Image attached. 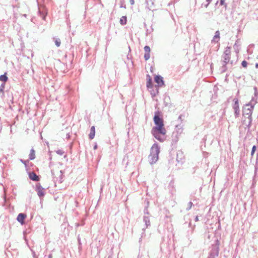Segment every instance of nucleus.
<instances>
[{
    "instance_id": "obj_4",
    "label": "nucleus",
    "mask_w": 258,
    "mask_h": 258,
    "mask_svg": "<svg viewBox=\"0 0 258 258\" xmlns=\"http://www.w3.org/2000/svg\"><path fill=\"white\" fill-rule=\"evenodd\" d=\"M159 153L160 147L158 144H154L151 148L150 154L148 157V160L151 164L155 163L158 160Z\"/></svg>"
},
{
    "instance_id": "obj_8",
    "label": "nucleus",
    "mask_w": 258,
    "mask_h": 258,
    "mask_svg": "<svg viewBox=\"0 0 258 258\" xmlns=\"http://www.w3.org/2000/svg\"><path fill=\"white\" fill-rule=\"evenodd\" d=\"M183 125H181V124H177L175 126V131L173 133V135L174 134H176V137L177 138V140L178 139V137L177 136H179L180 135L182 132H183Z\"/></svg>"
},
{
    "instance_id": "obj_30",
    "label": "nucleus",
    "mask_w": 258,
    "mask_h": 258,
    "mask_svg": "<svg viewBox=\"0 0 258 258\" xmlns=\"http://www.w3.org/2000/svg\"><path fill=\"white\" fill-rule=\"evenodd\" d=\"M255 149H256V147L255 146H253L252 147V150H251V155H253L255 151Z\"/></svg>"
},
{
    "instance_id": "obj_10",
    "label": "nucleus",
    "mask_w": 258,
    "mask_h": 258,
    "mask_svg": "<svg viewBox=\"0 0 258 258\" xmlns=\"http://www.w3.org/2000/svg\"><path fill=\"white\" fill-rule=\"evenodd\" d=\"M26 217V215L24 213H20L17 218V221L22 225L24 224V220Z\"/></svg>"
},
{
    "instance_id": "obj_18",
    "label": "nucleus",
    "mask_w": 258,
    "mask_h": 258,
    "mask_svg": "<svg viewBox=\"0 0 258 258\" xmlns=\"http://www.w3.org/2000/svg\"><path fill=\"white\" fill-rule=\"evenodd\" d=\"M126 21H127L126 17V16H122L120 19L119 22H120L121 25H124L126 24Z\"/></svg>"
},
{
    "instance_id": "obj_20",
    "label": "nucleus",
    "mask_w": 258,
    "mask_h": 258,
    "mask_svg": "<svg viewBox=\"0 0 258 258\" xmlns=\"http://www.w3.org/2000/svg\"><path fill=\"white\" fill-rule=\"evenodd\" d=\"M5 87V83H2L0 86V93H2V97H3L4 95V90Z\"/></svg>"
},
{
    "instance_id": "obj_6",
    "label": "nucleus",
    "mask_w": 258,
    "mask_h": 258,
    "mask_svg": "<svg viewBox=\"0 0 258 258\" xmlns=\"http://www.w3.org/2000/svg\"><path fill=\"white\" fill-rule=\"evenodd\" d=\"M233 101L234 103L232 107L234 110L235 116L237 117L239 116L240 112L238 99L237 98H235Z\"/></svg>"
},
{
    "instance_id": "obj_1",
    "label": "nucleus",
    "mask_w": 258,
    "mask_h": 258,
    "mask_svg": "<svg viewBox=\"0 0 258 258\" xmlns=\"http://www.w3.org/2000/svg\"><path fill=\"white\" fill-rule=\"evenodd\" d=\"M159 114V112H155L154 121L156 126L152 128L151 133L157 140L163 142L166 139V130L164 127L163 120Z\"/></svg>"
},
{
    "instance_id": "obj_12",
    "label": "nucleus",
    "mask_w": 258,
    "mask_h": 258,
    "mask_svg": "<svg viewBox=\"0 0 258 258\" xmlns=\"http://www.w3.org/2000/svg\"><path fill=\"white\" fill-rule=\"evenodd\" d=\"M183 158V155L181 151H178L176 155V161L178 163H182Z\"/></svg>"
},
{
    "instance_id": "obj_27",
    "label": "nucleus",
    "mask_w": 258,
    "mask_h": 258,
    "mask_svg": "<svg viewBox=\"0 0 258 258\" xmlns=\"http://www.w3.org/2000/svg\"><path fill=\"white\" fill-rule=\"evenodd\" d=\"M192 206V203L191 202H189L188 203V207L186 208V210L188 211L189 210Z\"/></svg>"
},
{
    "instance_id": "obj_25",
    "label": "nucleus",
    "mask_w": 258,
    "mask_h": 258,
    "mask_svg": "<svg viewBox=\"0 0 258 258\" xmlns=\"http://www.w3.org/2000/svg\"><path fill=\"white\" fill-rule=\"evenodd\" d=\"M120 7L123 8L124 9L126 8L125 5L124 4V0H121Z\"/></svg>"
},
{
    "instance_id": "obj_37",
    "label": "nucleus",
    "mask_w": 258,
    "mask_h": 258,
    "mask_svg": "<svg viewBox=\"0 0 258 258\" xmlns=\"http://www.w3.org/2000/svg\"><path fill=\"white\" fill-rule=\"evenodd\" d=\"M130 2L131 5H133L135 4V1L134 0H130Z\"/></svg>"
},
{
    "instance_id": "obj_40",
    "label": "nucleus",
    "mask_w": 258,
    "mask_h": 258,
    "mask_svg": "<svg viewBox=\"0 0 258 258\" xmlns=\"http://www.w3.org/2000/svg\"><path fill=\"white\" fill-rule=\"evenodd\" d=\"M48 258H52V254H49L48 255Z\"/></svg>"
},
{
    "instance_id": "obj_28",
    "label": "nucleus",
    "mask_w": 258,
    "mask_h": 258,
    "mask_svg": "<svg viewBox=\"0 0 258 258\" xmlns=\"http://www.w3.org/2000/svg\"><path fill=\"white\" fill-rule=\"evenodd\" d=\"M241 66L243 67V68H246L247 67V62L245 60H243L241 62Z\"/></svg>"
},
{
    "instance_id": "obj_35",
    "label": "nucleus",
    "mask_w": 258,
    "mask_h": 258,
    "mask_svg": "<svg viewBox=\"0 0 258 258\" xmlns=\"http://www.w3.org/2000/svg\"><path fill=\"white\" fill-rule=\"evenodd\" d=\"M254 90H255L254 95L255 96H256L257 95L258 92L257 91V89H256V87L254 88Z\"/></svg>"
},
{
    "instance_id": "obj_43",
    "label": "nucleus",
    "mask_w": 258,
    "mask_h": 258,
    "mask_svg": "<svg viewBox=\"0 0 258 258\" xmlns=\"http://www.w3.org/2000/svg\"><path fill=\"white\" fill-rule=\"evenodd\" d=\"M94 149H96V148H97V146H96V145H95V146H94Z\"/></svg>"
},
{
    "instance_id": "obj_42",
    "label": "nucleus",
    "mask_w": 258,
    "mask_h": 258,
    "mask_svg": "<svg viewBox=\"0 0 258 258\" xmlns=\"http://www.w3.org/2000/svg\"><path fill=\"white\" fill-rule=\"evenodd\" d=\"M255 68H257V69H258V63H256L255 64Z\"/></svg>"
},
{
    "instance_id": "obj_26",
    "label": "nucleus",
    "mask_w": 258,
    "mask_h": 258,
    "mask_svg": "<svg viewBox=\"0 0 258 258\" xmlns=\"http://www.w3.org/2000/svg\"><path fill=\"white\" fill-rule=\"evenodd\" d=\"M56 153L59 155H62L64 154V151L62 150H58L56 151Z\"/></svg>"
},
{
    "instance_id": "obj_14",
    "label": "nucleus",
    "mask_w": 258,
    "mask_h": 258,
    "mask_svg": "<svg viewBox=\"0 0 258 258\" xmlns=\"http://www.w3.org/2000/svg\"><path fill=\"white\" fill-rule=\"evenodd\" d=\"M146 3L147 7L150 10L154 8V0H146Z\"/></svg>"
},
{
    "instance_id": "obj_39",
    "label": "nucleus",
    "mask_w": 258,
    "mask_h": 258,
    "mask_svg": "<svg viewBox=\"0 0 258 258\" xmlns=\"http://www.w3.org/2000/svg\"><path fill=\"white\" fill-rule=\"evenodd\" d=\"M195 220L196 222H197V221H199V217H198V216H196Z\"/></svg>"
},
{
    "instance_id": "obj_3",
    "label": "nucleus",
    "mask_w": 258,
    "mask_h": 258,
    "mask_svg": "<svg viewBox=\"0 0 258 258\" xmlns=\"http://www.w3.org/2000/svg\"><path fill=\"white\" fill-rule=\"evenodd\" d=\"M255 103H256V101H255L254 100V99L252 98V100H251V101L249 103L246 104L243 108V115H246L248 116L247 118L249 120V121H248V125H247V126L248 128H250V127L251 126V121H252L251 115H252V110H253V109L254 107V105L255 104Z\"/></svg>"
},
{
    "instance_id": "obj_29",
    "label": "nucleus",
    "mask_w": 258,
    "mask_h": 258,
    "mask_svg": "<svg viewBox=\"0 0 258 258\" xmlns=\"http://www.w3.org/2000/svg\"><path fill=\"white\" fill-rule=\"evenodd\" d=\"M220 4L221 6H224L226 7L227 5L225 3V0H220Z\"/></svg>"
},
{
    "instance_id": "obj_9",
    "label": "nucleus",
    "mask_w": 258,
    "mask_h": 258,
    "mask_svg": "<svg viewBox=\"0 0 258 258\" xmlns=\"http://www.w3.org/2000/svg\"><path fill=\"white\" fill-rule=\"evenodd\" d=\"M155 81L158 84L159 87H162L164 86L163 78L160 76H156L155 77Z\"/></svg>"
},
{
    "instance_id": "obj_16",
    "label": "nucleus",
    "mask_w": 258,
    "mask_h": 258,
    "mask_svg": "<svg viewBox=\"0 0 258 258\" xmlns=\"http://www.w3.org/2000/svg\"><path fill=\"white\" fill-rule=\"evenodd\" d=\"M143 221L145 223L146 228H148V227L150 225V221L149 216L144 215L143 217Z\"/></svg>"
},
{
    "instance_id": "obj_7",
    "label": "nucleus",
    "mask_w": 258,
    "mask_h": 258,
    "mask_svg": "<svg viewBox=\"0 0 258 258\" xmlns=\"http://www.w3.org/2000/svg\"><path fill=\"white\" fill-rule=\"evenodd\" d=\"M36 190L39 197L41 199L45 195V189L40 185L37 183L36 186Z\"/></svg>"
},
{
    "instance_id": "obj_34",
    "label": "nucleus",
    "mask_w": 258,
    "mask_h": 258,
    "mask_svg": "<svg viewBox=\"0 0 258 258\" xmlns=\"http://www.w3.org/2000/svg\"><path fill=\"white\" fill-rule=\"evenodd\" d=\"M182 116L183 115L182 114H180L179 116H178V119L180 121V122H182Z\"/></svg>"
},
{
    "instance_id": "obj_33",
    "label": "nucleus",
    "mask_w": 258,
    "mask_h": 258,
    "mask_svg": "<svg viewBox=\"0 0 258 258\" xmlns=\"http://www.w3.org/2000/svg\"><path fill=\"white\" fill-rule=\"evenodd\" d=\"M20 161L21 162L24 163L25 165V166H27V163L28 162V161H24L22 159H21Z\"/></svg>"
},
{
    "instance_id": "obj_19",
    "label": "nucleus",
    "mask_w": 258,
    "mask_h": 258,
    "mask_svg": "<svg viewBox=\"0 0 258 258\" xmlns=\"http://www.w3.org/2000/svg\"><path fill=\"white\" fill-rule=\"evenodd\" d=\"M8 80V77L6 75V74L0 76V81L4 82L3 83H5Z\"/></svg>"
},
{
    "instance_id": "obj_45",
    "label": "nucleus",
    "mask_w": 258,
    "mask_h": 258,
    "mask_svg": "<svg viewBox=\"0 0 258 258\" xmlns=\"http://www.w3.org/2000/svg\"><path fill=\"white\" fill-rule=\"evenodd\" d=\"M257 20H258V18H257Z\"/></svg>"
},
{
    "instance_id": "obj_24",
    "label": "nucleus",
    "mask_w": 258,
    "mask_h": 258,
    "mask_svg": "<svg viewBox=\"0 0 258 258\" xmlns=\"http://www.w3.org/2000/svg\"><path fill=\"white\" fill-rule=\"evenodd\" d=\"M150 57V53H145L144 58L146 60H148Z\"/></svg>"
},
{
    "instance_id": "obj_5",
    "label": "nucleus",
    "mask_w": 258,
    "mask_h": 258,
    "mask_svg": "<svg viewBox=\"0 0 258 258\" xmlns=\"http://www.w3.org/2000/svg\"><path fill=\"white\" fill-rule=\"evenodd\" d=\"M219 248L218 244L213 245L208 258H216L219 254Z\"/></svg>"
},
{
    "instance_id": "obj_32",
    "label": "nucleus",
    "mask_w": 258,
    "mask_h": 258,
    "mask_svg": "<svg viewBox=\"0 0 258 258\" xmlns=\"http://www.w3.org/2000/svg\"><path fill=\"white\" fill-rule=\"evenodd\" d=\"M207 4L205 5V7L207 8L208 5L210 4V3L211 2L212 0H206Z\"/></svg>"
},
{
    "instance_id": "obj_44",
    "label": "nucleus",
    "mask_w": 258,
    "mask_h": 258,
    "mask_svg": "<svg viewBox=\"0 0 258 258\" xmlns=\"http://www.w3.org/2000/svg\"><path fill=\"white\" fill-rule=\"evenodd\" d=\"M78 241H79V242H80V239L79 238H78Z\"/></svg>"
},
{
    "instance_id": "obj_22",
    "label": "nucleus",
    "mask_w": 258,
    "mask_h": 258,
    "mask_svg": "<svg viewBox=\"0 0 258 258\" xmlns=\"http://www.w3.org/2000/svg\"><path fill=\"white\" fill-rule=\"evenodd\" d=\"M147 87L148 88H150L152 87V82L151 78H149L148 81L147 82Z\"/></svg>"
},
{
    "instance_id": "obj_13",
    "label": "nucleus",
    "mask_w": 258,
    "mask_h": 258,
    "mask_svg": "<svg viewBox=\"0 0 258 258\" xmlns=\"http://www.w3.org/2000/svg\"><path fill=\"white\" fill-rule=\"evenodd\" d=\"M29 175V178L33 181H37L39 179V177L34 172H30Z\"/></svg>"
},
{
    "instance_id": "obj_31",
    "label": "nucleus",
    "mask_w": 258,
    "mask_h": 258,
    "mask_svg": "<svg viewBox=\"0 0 258 258\" xmlns=\"http://www.w3.org/2000/svg\"><path fill=\"white\" fill-rule=\"evenodd\" d=\"M144 212L145 215H147L146 216H148L149 213L147 208H146L144 209Z\"/></svg>"
},
{
    "instance_id": "obj_36",
    "label": "nucleus",
    "mask_w": 258,
    "mask_h": 258,
    "mask_svg": "<svg viewBox=\"0 0 258 258\" xmlns=\"http://www.w3.org/2000/svg\"><path fill=\"white\" fill-rule=\"evenodd\" d=\"M219 48V43L217 44V45L216 47L215 48V50L218 51Z\"/></svg>"
},
{
    "instance_id": "obj_2",
    "label": "nucleus",
    "mask_w": 258,
    "mask_h": 258,
    "mask_svg": "<svg viewBox=\"0 0 258 258\" xmlns=\"http://www.w3.org/2000/svg\"><path fill=\"white\" fill-rule=\"evenodd\" d=\"M231 48L227 46L225 48V50L221 56V62H222V71L223 72H225L227 69L226 65L230 63L231 65L233 64V60H231Z\"/></svg>"
},
{
    "instance_id": "obj_23",
    "label": "nucleus",
    "mask_w": 258,
    "mask_h": 258,
    "mask_svg": "<svg viewBox=\"0 0 258 258\" xmlns=\"http://www.w3.org/2000/svg\"><path fill=\"white\" fill-rule=\"evenodd\" d=\"M144 51H145V53H150V51H151V49H150V48L149 46H145L144 47Z\"/></svg>"
},
{
    "instance_id": "obj_11",
    "label": "nucleus",
    "mask_w": 258,
    "mask_h": 258,
    "mask_svg": "<svg viewBox=\"0 0 258 258\" xmlns=\"http://www.w3.org/2000/svg\"><path fill=\"white\" fill-rule=\"evenodd\" d=\"M220 40V32L219 31H216L215 35L211 41L212 43H218Z\"/></svg>"
},
{
    "instance_id": "obj_38",
    "label": "nucleus",
    "mask_w": 258,
    "mask_h": 258,
    "mask_svg": "<svg viewBox=\"0 0 258 258\" xmlns=\"http://www.w3.org/2000/svg\"><path fill=\"white\" fill-rule=\"evenodd\" d=\"M41 16L42 17L43 19H44L45 17V14L44 13H42V14H41Z\"/></svg>"
},
{
    "instance_id": "obj_41",
    "label": "nucleus",
    "mask_w": 258,
    "mask_h": 258,
    "mask_svg": "<svg viewBox=\"0 0 258 258\" xmlns=\"http://www.w3.org/2000/svg\"><path fill=\"white\" fill-rule=\"evenodd\" d=\"M35 255H36V254H35V252H34V251H33V256L34 258H35Z\"/></svg>"
},
{
    "instance_id": "obj_15",
    "label": "nucleus",
    "mask_w": 258,
    "mask_h": 258,
    "mask_svg": "<svg viewBox=\"0 0 258 258\" xmlns=\"http://www.w3.org/2000/svg\"><path fill=\"white\" fill-rule=\"evenodd\" d=\"M95 135V128L94 126H92L90 129V133L89 134V139L92 140L94 139Z\"/></svg>"
},
{
    "instance_id": "obj_21",
    "label": "nucleus",
    "mask_w": 258,
    "mask_h": 258,
    "mask_svg": "<svg viewBox=\"0 0 258 258\" xmlns=\"http://www.w3.org/2000/svg\"><path fill=\"white\" fill-rule=\"evenodd\" d=\"M55 44L57 47H59L60 45L61 41L59 38H54Z\"/></svg>"
},
{
    "instance_id": "obj_17",
    "label": "nucleus",
    "mask_w": 258,
    "mask_h": 258,
    "mask_svg": "<svg viewBox=\"0 0 258 258\" xmlns=\"http://www.w3.org/2000/svg\"><path fill=\"white\" fill-rule=\"evenodd\" d=\"M35 158V152L33 149H31L29 154V159L31 160H34Z\"/></svg>"
}]
</instances>
